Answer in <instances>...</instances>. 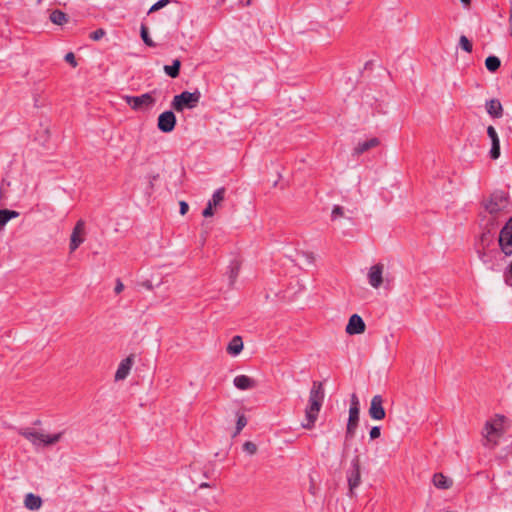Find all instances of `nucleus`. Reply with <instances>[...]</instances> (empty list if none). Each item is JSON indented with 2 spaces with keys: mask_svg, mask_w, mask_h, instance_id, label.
<instances>
[{
  "mask_svg": "<svg viewBox=\"0 0 512 512\" xmlns=\"http://www.w3.org/2000/svg\"><path fill=\"white\" fill-rule=\"evenodd\" d=\"M461 3L464 5V6H468L471 4V0H460Z\"/></svg>",
  "mask_w": 512,
  "mask_h": 512,
  "instance_id": "nucleus-49",
  "label": "nucleus"
},
{
  "mask_svg": "<svg viewBox=\"0 0 512 512\" xmlns=\"http://www.w3.org/2000/svg\"><path fill=\"white\" fill-rule=\"evenodd\" d=\"M482 205L491 216H497L507 206V194L502 190L494 191Z\"/></svg>",
  "mask_w": 512,
  "mask_h": 512,
  "instance_id": "nucleus-4",
  "label": "nucleus"
},
{
  "mask_svg": "<svg viewBox=\"0 0 512 512\" xmlns=\"http://www.w3.org/2000/svg\"><path fill=\"white\" fill-rule=\"evenodd\" d=\"M50 20L52 23L56 24V25H63L64 23L67 22V15L60 11V10H54L51 14H50Z\"/></svg>",
  "mask_w": 512,
  "mask_h": 512,
  "instance_id": "nucleus-31",
  "label": "nucleus"
},
{
  "mask_svg": "<svg viewBox=\"0 0 512 512\" xmlns=\"http://www.w3.org/2000/svg\"><path fill=\"white\" fill-rule=\"evenodd\" d=\"M43 501L40 496L28 493L24 498V506L28 510L37 511L42 507Z\"/></svg>",
  "mask_w": 512,
  "mask_h": 512,
  "instance_id": "nucleus-21",
  "label": "nucleus"
},
{
  "mask_svg": "<svg viewBox=\"0 0 512 512\" xmlns=\"http://www.w3.org/2000/svg\"><path fill=\"white\" fill-rule=\"evenodd\" d=\"M508 272H509L510 276L512 277V261H511V264L509 266V271Z\"/></svg>",
  "mask_w": 512,
  "mask_h": 512,
  "instance_id": "nucleus-50",
  "label": "nucleus"
},
{
  "mask_svg": "<svg viewBox=\"0 0 512 512\" xmlns=\"http://www.w3.org/2000/svg\"><path fill=\"white\" fill-rule=\"evenodd\" d=\"M360 410H356L354 407L349 408V418L346 427V439H352L355 435V431L358 427Z\"/></svg>",
  "mask_w": 512,
  "mask_h": 512,
  "instance_id": "nucleus-15",
  "label": "nucleus"
},
{
  "mask_svg": "<svg viewBox=\"0 0 512 512\" xmlns=\"http://www.w3.org/2000/svg\"><path fill=\"white\" fill-rule=\"evenodd\" d=\"M477 253L481 261L491 270H497L494 259L499 255L497 249H477Z\"/></svg>",
  "mask_w": 512,
  "mask_h": 512,
  "instance_id": "nucleus-14",
  "label": "nucleus"
},
{
  "mask_svg": "<svg viewBox=\"0 0 512 512\" xmlns=\"http://www.w3.org/2000/svg\"><path fill=\"white\" fill-rule=\"evenodd\" d=\"M250 4H251V0H246L245 5H246V6H249Z\"/></svg>",
  "mask_w": 512,
  "mask_h": 512,
  "instance_id": "nucleus-51",
  "label": "nucleus"
},
{
  "mask_svg": "<svg viewBox=\"0 0 512 512\" xmlns=\"http://www.w3.org/2000/svg\"><path fill=\"white\" fill-rule=\"evenodd\" d=\"M506 420V417L504 415L496 414L495 417L491 420L493 425L496 426V429L500 432L502 435L503 433V424Z\"/></svg>",
  "mask_w": 512,
  "mask_h": 512,
  "instance_id": "nucleus-34",
  "label": "nucleus"
},
{
  "mask_svg": "<svg viewBox=\"0 0 512 512\" xmlns=\"http://www.w3.org/2000/svg\"><path fill=\"white\" fill-rule=\"evenodd\" d=\"M459 46L467 53H471L473 49V45L471 41L465 36L461 35L459 39Z\"/></svg>",
  "mask_w": 512,
  "mask_h": 512,
  "instance_id": "nucleus-33",
  "label": "nucleus"
},
{
  "mask_svg": "<svg viewBox=\"0 0 512 512\" xmlns=\"http://www.w3.org/2000/svg\"><path fill=\"white\" fill-rule=\"evenodd\" d=\"M324 388L321 382H313L309 393L308 405L305 408V419L301 422V427L311 430L315 427L324 401Z\"/></svg>",
  "mask_w": 512,
  "mask_h": 512,
  "instance_id": "nucleus-1",
  "label": "nucleus"
},
{
  "mask_svg": "<svg viewBox=\"0 0 512 512\" xmlns=\"http://www.w3.org/2000/svg\"><path fill=\"white\" fill-rule=\"evenodd\" d=\"M487 134L492 142V147L490 150V157L492 159H497L500 156V140L498 134L493 126H489L487 128Z\"/></svg>",
  "mask_w": 512,
  "mask_h": 512,
  "instance_id": "nucleus-17",
  "label": "nucleus"
},
{
  "mask_svg": "<svg viewBox=\"0 0 512 512\" xmlns=\"http://www.w3.org/2000/svg\"><path fill=\"white\" fill-rule=\"evenodd\" d=\"M85 240V222L80 219L76 222L71 237L69 250L70 252H74Z\"/></svg>",
  "mask_w": 512,
  "mask_h": 512,
  "instance_id": "nucleus-9",
  "label": "nucleus"
},
{
  "mask_svg": "<svg viewBox=\"0 0 512 512\" xmlns=\"http://www.w3.org/2000/svg\"><path fill=\"white\" fill-rule=\"evenodd\" d=\"M366 325L363 319L358 314H353L348 320L345 331L349 335L361 334L365 331Z\"/></svg>",
  "mask_w": 512,
  "mask_h": 512,
  "instance_id": "nucleus-12",
  "label": "nucleus"
},
{
  "mask_svg": "<svg viewBox=\"0 0 512 512\" xmlns=\"http://www.w3.org/2000/svg\"><path fill=\"white\" fill-rule=\"evenodd\" d=\"M189 209V206L186 202L181 201L180 202V214L185 215Z\"/></svg>",
  "mask_w": 512,
  "mask_h": 512,
  "instance_id": "nucleus-46",
  "label": "nucleus"
},
{
  "mask_svg": "<svg viewBox=\"0 0 512 512\" xmlns=\"http://www.w3.org/2000/svg\"><path fill=\"white\" fill-rule=\"evenodd\" d=\"M146 287H147L148 289H151V287H152V286H151V284H146Z\"/></svg>",
  "mask_w": 512,
  "mask_h": 512,
  "instance_id": "nucleus-52",
  "label": "nucleus"
},
{
  "mask_svg": "<svg viewBox=\"0 0 512 512\" xmlns=\"http://www.w3.org/2000/svg\"><path fill=\"white\" fill-rule=\"evenodd\" d=\"M65 61L69 63L72 67L77 66L75 55L72 52H69L65 55Z\"/></svg>",
  "mask_w": 512,
  "mask_h": 512,
  "instance_id": "nucleus-43",
  "label": "nucleus"
},
{
  "mask_svg": "<svg viewBox=\"0 0 512 512\" xmlns=\"http://www.w3.org/2000/svg\"><path fill=\"white\" fill-rule=\"evenodd\" d=\"M123 289H124L123 283L120 280H117L116 286H115V289H114L115 293L119 294V293H121L123 291Z\"/></svg>",
  "mask_w": 512,
  "mask_h": 512,
  "instance_id": "nucleus-47",
  "label": "nucleus"
},
{
  "mask_svg": "<svg viewBox=\"0 0 512 512\" xmlns=\"http://www.w3.org/2000/svg\"><path fill=\"white\" fill-rule=\"evenodd\" d=\"M225 188H218L212 195V198L208 201V204H211L212 207L216 208L221 204L225 197Z\"/></svg>",
  "mask_w": 512,
  "mask_h": 512,
  "instance_id": "nucleus-29",
  "label": "nucleus"
},
{
  "mask_svg": "<svg viewBox=\"0 0 512 512\" xmlns=\"http://www.w3.org/2000/svg\"><path fill=\"white\" fill-rule=\"evenodd\" d=\"M19 212L8 209H0V226H5L8 221L19 217Z\"/></svg>",
  "mask_w": 512,
  "mask_h": 512,
  "instance_id": "nucleus-28",
  "label": "nucleus"
},
{
  "mask_svg": "<svg viewBox=\"0 0 512 512\" xmlns=\"http://www.w3.org/2000/svg\"><path fill=\"white\" fill-rule=\"evenodd\" d=\"M484 228H490L492 231L497 229L496 216H491L486 220Z\"/></svg>",
  "mask_w": 512,
  "mask_h": 512,
  "instance_id": "nucleus-40",
  "label": "nucleus"
},
{
  "mask_svg": "<svg viewBox=\"0 0 512 512\" xmlns=\"http://www.w3.org/2000/svg\"><path fill=\"white\" fill-rule=\"evenodd\" d=\"M384 265L381 263L373 265L368 272V283L373 288H379L383 282Z\"/></svg>",
  "mask_w": 512,
  "mask_h": 512,
  "instance_id": "nucleus-13",
  "label": "nucleus"
},
{
  "mask_svg": "<svg viewBox=\"0 0 512 512\" xmlns=\"http://www.w3.org/2000/svg\"><path fill=\"white\" fill-rule=\"evenodd\" d=\"M378 144L379 140L376 137H373L363 142H359L357 146L354 148V155H361L364 152L370 150L371 148L376 147Z\"/></svg>",
  "mask_w": 512,
  "mask_h": 512,
  "instance_id": "nucleus-22",
  "label": "nucleus"
},
{
  "mask_svg": "<svg viewBox=\"0 0 512 512\" xmlns=\"http://www.w3.org/2000/svg\"><path fill=\"white\" fill-rule=\"evenodd\" d=\"M496 231H492L490 228H483V232L480 235L478 249H490V246L494 243Z\"/></svg>",
  "mask_w": 512,
  "mask_h": 512,
  "instance_id": "nucleus-19",
  "label": "nucleus"
},
{
  "mask_svg": "<svg viewBox=\"0 0 512 512\" xmlns=\"http://www.w3.org/2000/svg\"><path fill=\"white\" fill-rule=\"evenodd\" d=\"M500 251L505 256L512 255V217L502 227L498 236Z\"/></svg>",
  "mask_w": 512,
  "mask_h": 512,
  "instance_id": "nucleus-7",
  "label": "nucleus"
},
{
  "mask_svg": "<svg viewBox=\"0 0 512 512\" xmlns=\"http://www.w3.org/2000/svg\"><path fill=\"white\" fill-rule=\"evenodd\" d=\"M181 62L179 59L173 60L172 65H165L164 71L171 78H177L180 72Z\"/></svg>",
  "mask_w": 512,
  "mask_h": 512,
  "instance_id": "nucleus-27",
  "label": "nucleus"
},
{
  "mask_svg": "<svg viewBox=\"0 0 512 512\" xmlns=\"http://www.w3.org/2000/svg\"><path fill=\"white\" fill-rule=\"evenodd\" d=\"M214 207L211 206V204L207 203L206 208L203 210L202 214L204 217H211L214 215Z\"/></svg>",
  "mask_w": 512,
  "mask_h": 512,
  "instance_id": "nucleus-44",
  "label": "nucleus"
},
{
  "mask_svg": "<svg viewBox=\"0 0 512 512\" xmlns=\"http://www.w3.org/2000/svg\"><path fill=\"white\" fill-rule=\"evenodd\" d=\"M485 66L488 71L494 73L500 68L501 61L497 56L490 55L485 59Z\"/></svg>",
  "mask_w": 512,
  "mask_h": 512,
  "instance_id": "nucleus-30",
  "label": "nucleus"
},
{
  "mask_svg": "<svg viewBox=\"0 0 512 512\" xmlns=\"http://www.w3.org/2000/svg\"><path fill=\"white\" fill-rule=\"evenodd\" d=\"M134 364V356L129 355L125 359H123L117 368V371L115 373V380L120 381L124 380L130 373V370Z\"/></svg>",
  "mask_w": 512,
  "mask_h": 512,
  "instance_id": "nucleus-16",
  "label": "nucleus"
},
{
  "mask_svg": "<svg viewBox=\"0 0 512 512\" xmlns=\"http://www.w3.org/2000/svg\"><path fill=\"white\" fill-rule=\"evenodd\" d=\"M509 33L512 36V6L509 10Z\"/></svg>",
  "mask_w": 512,
  "mask_h": 512,
  "instance_id": "nucleus-48",
  "label": "nucleus"
},
{
  "mask_svg": "<svg viewBox=\"0 0 512 512\" xmlns=\"http://www.w3.org/2000/svg\"><path fill=\"white\" fill-rule=\"evenodd\" d=\"M200 98L201 93L198 90L194 92L184 91L174 96L171 107L177 112H182L184 109H193L198 105Z\"/></svg>",
  "mask_w": 512,
  "mask_h": 512,
  "instance_id": "nucleus-3",
  "label": "nucleus"
},
{
  "mask_svg": "<svg viewBox=\"0 0 512 512\" xmlns=\"http://www.w3.org/2000/svg\"><path fill=\"white\" fill-rule=\"evenodd\" d=\"M432 482L438 489H449L453 484V481L442 473H435L433 475Z\"/></svg>",
  "mask_w": 512,
  "mask_h": 512,
  "instance_id": "nucleus-24",
  "label": "nucleus"
},
{
  "mask_svg": "<svg viewBox=\"0 0 512 512\" xmlns=\"http://www.w3.org/2000/svg\"><path fill=\"white\" fill-rule=\"evenodd\" d=\"M18 433L35 447H47L58 443L65 432L61 431L50 435L33 428H21Z\"/></svg>",
  "mask_w": 512,
  "mask_h": 512,
  "instance_id": "nucleus-2",
  "label": "nucleus"
},
{
  "mask_svg": "<svg viewBox=\"0 0 512 512\" xmlns=\"http://www.w3.org/2000/svg\"><path fill=\"white\" fill-rule=\"evenodd\" d=\"M242 349L243 341L240 336H234L227 346V352L232 356L238 355L242 351Z\"/></svg>",
  "mask_w": 512,
  "mask_h": 512,
  "instance_id": "nucleus-25",
  "label": "nucleus"
},
{
  "mask_svg": "<svg viewBox=\"0 0 512 512\" xmlns=\"http://www.w3.org/2000/svg\"><path fill=\"white\" fill-rule=\"evenodd\" d=\"M314 255L312 252H305L302 250H295V255L290 257V275L295 273L297 270H306L314 263Z\"/></svg>",
  "mask_w": 512,
  "mask_h": 512,
  "instance_id": "nucleus-6",
  "label": "nucleus"
},
{
  "mask_svg": "<svg viewBox=\"0 0 512 512\" xmlns=\"http://www.w3.org/2000/svg\"><path fill=\"white\" fill-rule=\"evenodd\" d=\"M290 278H295V287H297V289L294 291V295L300 293L301 291L304 290V285L303 283L301 282V280L298 278V276H290ZM294 289V286L292 285V281L290 280V290Z\"/></svg>",
  "mask_w": 512,
  "mask_h": 512,
  "instance_id": "nucleus-37",
  "label": "nucleus"
},
{
  "mask_svg": "<svg viewBox=\"0 0 512 512\" xmlns=\"http://www.w3.org/2000/svg\"><path fill=\"white\" fill-rule=\"evenodd\" d=\"M384 399L381 395H375L371 399L370 407H369V416L373 420H383L386 416V412L384 409Z\"/></svg>",
  "mask_w": 512,
  "mask_h": 512,
  "instance_id": "nucleus-10",
  "label": "nucleus"
},
{
  "mask_svg": "<svg viewBox=\"0 0 512 512\" xmlns=\"http://www.w3.org/2000/svg\"><path fill=\"white\" fill-rule=\"evenodd\" d=\"M122 99L135 111L152 108L156 102L152 93H144L140 96L124 95Z\"/></svg>",
  "mask_w": 512,
  "mask_h": 512,
  "instance_id": "nucleus-5",
  "label": "nucleus"
},
{
  "mask_svg": "<svg viewBox=\"0 0 512 512\" xmlns=\"http://www.w3.org/2000/svg\"><path fill=\"white\" fill-rule=\"evenodd\" d=\"M487 113L493 118H500L503 115L502 104L498 99H491L486 101Z\"/></svg>",
  "mask_w": 512,
  "mask_h": 512,
  "instance_id": "nucleus-20",
  "label": "nucleus"
},
{
  "mask_svg": "<svg viewBox=\"0 0 512 512\" xmlns=\"http://www.w3.org/2000/svg\"><path fill=\"white\" fill-rule=\"evenodd\" d=\"M104 35H105V31H104L103 29H97V30L93 31V32L90 34V38H91L92 40L98 41V40H100Z\"/></svg>",
  "mask_w": 512,
  "mask_h": 512,
  "instance_id": "nucleus-42",
  "label": "nucleus"
},
{
  "mask_svg": "<svg viewBox=\"0 0 512 512\" xmlns=\"http://www.w3.org/2000/svg\"><path fill=\"white\" fill-rule=\"evenodd\" d=\"M171 0H159L158 2H156L155 4H153L148 13H153V12H156L158 10H160L161 8L165 7L167 4L170 3Z\"/></svg>",
  "mask_w": 512,
  "mask_h": 512,
  "instance_id": "nucleus-38",
  "label": "nucleus"
},
{
  "mask_svg": "<svg viewBox=\"0 0 512 512\" xmlns=\"http://www.w3.org/2000/svg\"><path fill=\"white\" fill-rule=\"evenodd\" d=\"M380 435H381V429L379 426H373L370 429L369 436H370L371 440H375V439L379 438Z\"/></svg>",
  "mask_w": 512,
  "mask_h": 512,
  "instance_id": "nucleus-41",
  "label": "nucleus"
},
{
  "mask_svg": "<svg viewBox=\"0 0 512 512\" xmlns=\"http://www.w3.org/2000/svg\"><path fill=\"white\" fill-rule=\"evenodd\" d=\"M176 125V117L172 111H165L158 117L157 127L164 133H169L174 130Z\"/></svg>",
  "mask_w": 512,
  "mask_h": 512,
  "instance_id": "nucleus-11",
  "label": "nucleus"
},
{
  "mask_svg": "<svg viewBox=\"0 0 512 512\" xmlns=\"http://www.w3.org/2000/svg\"><path fill=\"white\" fill-rule=\"evenodd\" d=\"M236 415H237V422H236V429L233 434V437H236L243 430V428L247 425V418L245 417V415L243 413L238 412Z\"/></svg>",
  "mask_w": 512,
  "mask_h": 512,
  "instance_id": "nucleus-32",
  "label": "nucleus"
},
{
  "mask_svg": "<svg viewBox=\"0 0 512 512\" xmlns=\"http://www.w3.org/2000/svg\"><path fill=\"white\" fill-rule=\"evenodd\" d=\"M350 407H354L356 410H360L359 408V399L355 393L351 395V403Z\"/></svg>",
  "mask_w": 512,
  "mask_h": 512,
  "instance_id": "nucleus-45",
  "label": "nucleus"
},
{
  "mask_svg": "<svg viewBox=\"0 0 512 512\" xmlns=\"http://www.w3.org/2000/svg\"><path fill=\"white\" fill-rule=\"evenodd\" d=\"M347 481H348V486H349V490L351 493L361 483L360 458L358 455H356L351 460L350 468L347 471Z\"/></svg>",
  "mask_w": 512,
  "mask_h": 512,
  "instance_id": "nucleus-8",
  "label": "nucleus"
},
{
  "mask_svg": "<svg viewBox=\"0 0 512 512\" xmlns=\"http://www.w3.org/2000/svg\"><path fill=\"white\" fill-rule=\"evenodd\" d=\"M483 437L488 441L496 444V440H493V436L499 437L501 436L500 432L496 429V426L493 425L491 421H487L484 425L483 431H482Z\"/></svg>",
  "mask_w": 512,
  "mask_h": 512,
  "instance_id": "nucleus-23",
  "label": "nucleus"
},
{
  "mask_svg": "<svg viewBox=\"0 0 512 512\" xmlns=\"http://www.w3.org/2000/svg\"><path fill=\"white\" fill-rule=\"evenodd\" d=\"M234 386L239 390H249L256 387V381L247 375H238L233 380Z\"/></svg>",
  "mask_w": 512,
  "mask_h": 512,
  "instance_id": "nucleus-18",
  "label": "nucleus"
},
{
  "mask_svg": "<svg viewBox=\"0 0 512 512\" xmlns=\"http://www.w3.org/2000/svg\"><path fill=\"white\" fill-rule=\"evenodd\" d=\"M243 450L249 454V455H254L257 453V445L251 441H246L244 444H243Z\"/></svg>",
  "mask_w": 512,
  "mask_h": 512,
  "instance_id": "nucleus-36",
  "label": "nucleus"
},
{
  "mask_svg": "<svg viewBox=\"0 0 512 512\" xmlns=\"http://www.w3.org/2000/svg\"><path fill=\"white\" fill-rule=\"evenodd\" d=\"M343 215H344V208L339 205H335L331 212V219L336 220L337 218L342 217Z\"/></svg>",
  "mask_w": 512,
  "mask_h": 512,
  "instance_id": "nucleus-39",
  "label": "nucleus"
},
{
  "mask_svg": "<svg viewBox=\"0 0 512 512\" xmlns=\"http://www.w3.org/2000/svg\"><path fill=\"white\" fill-rule=\"evenodd\" d=\"M141 38L147 46H149V47L155 46V43L152 41V39L148 35L147 27L144 25L141 26Z\"/></svg>",
  "mask_w": 512,
  "mask_h": 512,
  "instance_id": "nucleus-35",
  "label": "nucleus"
},
{
  "mask_svg": "<svg viewBox=\"0 0 512 512\" xmlns=\"http://www.w3.org/2000/svg\"><path fill=\"white\" fill-rule=\"evenodd\" d=\"M240 262L238 260H233L230 262V265L228 267V279H229V285L233 286L234 283L237 280V277L240 272Z\"/></svg>",
  "mask_w": 512,
  "mask_h": 512,
  "instance_id": "nucleus-26",
  "label": "nucleus"
}]
</instances>
